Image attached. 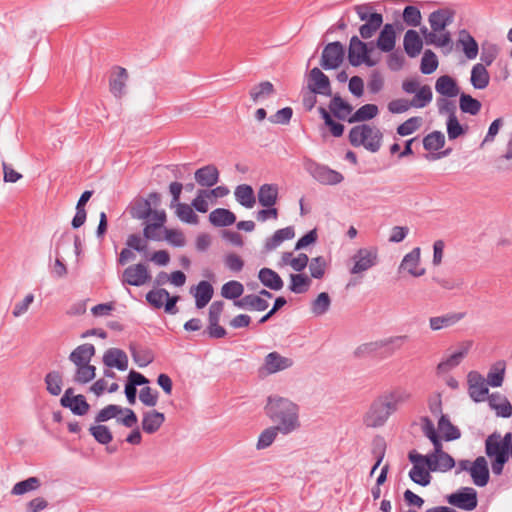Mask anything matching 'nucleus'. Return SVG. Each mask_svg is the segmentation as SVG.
Segmentation results:
<instances>
[{"mask_svg":"<svg viewBox=\"0 0 512 512\" xmlns=\"http://www.w3.org/2000/svg\"><path fill=\"white\" fill-rule=\"evenodd\" d=\"M410 398V392L403 388H396L384 393L370 405L363 419L364 424L372 428L383 426L390 416L394 414L401 405L408 402Z\"/></svg>","mask_w":512,"mask_h":512,"instance_id":"obj_1","label":"nucleus"},{"mask_svg":"<svg viewBox=\"0 0 512 512\" xmlns=\"http://www.w3.org/2000/svg\"><path fill=\"white\" fill-rule=\"evenodd\" d=\"M299 406L288 398L270 396L265 406L266 415L281 434L288 435L301 427Z\"/></svg>","mask_w":512,"mask_h":512,"instance_id":"obj_2","label":"nucleus"},{"mask_svg":"<svg viewBox=\"0 0 512 512\" xmlns=\"http://www.w3.org/2000/svg\"><path fill=\"white\" fill-rule=\"evenodd\" d=\"M421 429L434 446V451L429 454L428 469L440 472L451 470L456 465L455 460L443 451L442 442L434 427V423L428 417H423L421 418Z\"/></svg>","mask_w":512,"mask_h":512,"instance_id":"obj_3","label":"nucleus"},{"mask_svg":"<svg viewBox=\"0 0 512 512\" xmlns=\"http://www.w3.org/2000/svg\"><path fill=\"white\" fill-rule=\"evenodd\" d=\"M455 11L445 7L431 12L428 16V23L431 28L429 34L433 46L438 48L448 47L452 44V35L447 27L454 22Z\"/></svg>","mask_w":512,"mask_h":512,"instance_id":"obj_4","label":"nucleus"},{"mask_svg":"<svg viewBox=\"0 0 512 512\" xmlns=\"http://www.w3.org/2000/svg\"><path fill=\"white\" fill-rule=\"evenodd\" d=\"M383 134L379 128L369 124L354 126L349 132V141L354 147H364L375 153L382 145Z\"/></svg>","mask_w":512,"mask_h":512,"instance_id":"obj_5","label":"nucleus"},{"mask_svg":"<svg viewBox=\"0 0 512 512\" xmlns=\"http://www.w3.org/2000/svg\"><path fill=\"white\" fill-rule=\"evenodd\" d=\"M378 263V250L375 247L358 249L350 258L349 272L352 275H362Z\"/></svg>","mask_w":512,"mask_h":512,"instance_id":"obj_6","label":"nucleus"},{"mask_svg":"<svg viewBox=\"0 0 512 512\" xmlns=\"http://www.w3.org/2000/svg\"><path fill=\"white\" fill-rule=\"evenodd\" d=\"M305 167L312 178L322 185H337L344 180L340 172L312 160L307 161Z\"/></svg>","mask_w":512,"mask_h":512,"instance_id":"obj_7","label":"nucleus"},{"mask_svg":"<svg viewBox=\"0 0 512 512\" xmlns=\"http://www.w3.org/2000/svg\"><path fill=\"white\" fill-rule=\"evenodd\" d=\"M294 361L291 357L281 355L279 352L273 351L268 353L263 360L262 365L258 369L259 376L266 377L291 368Z\"/></svg>","mask_w":512,"mask_h":512,"instance_id":"obj_8","label":"nucleus"},{"mask_svg":"<svg viewBox=\"0 0 512 512\" xmlns=\"http://www.w3.org/2000/svg\"><path fill=\"white\" fill-rule=\"evenodd\" d=\"M472 347V340H464L460 342L451 354L444 357L439 362L436 368L437 374H446L459 366L463 359L469 354Z\"/></svg>","mask_w":512,"mask_h":512,"instance_id":"obj_9","label":"nucleus"},{"mask_svg":"<svg viewBox=\"0 0 512 512\" xmlns=\"http://www.w3.org/2000/svg\"><path fill=\"white\" fill-rule=\"evenodd\" d=\"M371 49L368 48V45L361 41L357 36H353L350 39L349 49H348V60L352 66H360L362 64H366L369 67H373L378 63V60H375L370 57Z\"/></svg>","mask_w":512,"mask_h":512,"instance_id":"obj_10","label":"nucleus"},{"mask_svg":"<svg viewBox=\"0 0 512 512\" xmlns=\"http://www.w3.org/2000/svg\"><path fill=\"white\" fill-rule=\"evenodd\" d=\"M398 271L399 273L404 272L415 278L425 275L426 269L421 264V250L419 247L413 248L403 257Z\"/></svg>","mask_w":512,"mask_h":512,"instance_id":"obj_11","label":"nucleus"},{"mask_svg":"<svg viewBox=\"0 0 512 512\" xmlns=\"http://www.w3.org/2000/svg\"><path fill=\"white\" fill-rule=\"evenodd\" d=\"M151 279L148 267L142 263L128 266L122 274L123 284L140 287L148 283Z\"/></svg>","mask_w":512,"mask_h":512,"instance_id":"obj_12","label":"nucleus"},{"mask_svg":"<svg viewBox=\"0 0 512 512\" xmlns=\"http://www.w3.org/2000/svg\"><path fill=\"white\" fill-rule=\"evenodd\" d=\"M447 502L463 510L471 511L477 507V492L471 487H463L459 491L450 494Z\"/></svg>","mask_w":512,"mask_h":512,"instance_id":"obj_13","label":"nucleus"},{"mask_svg":"<svg viewBox=\"0 0 512 512\" xmlns=\"http://www.w3.org/2000/svg\"><path fill=\"white\" fill-rule=\"evenodd\" d=\"M344 53V46L340 42L327 44L322 52L320 63L322 68L325 70L338 68L343 62Z\"/></svg>","mask_w":512,"mask_h":512,"instance_id":"obj_14","label":"nucleus"},{"mask_svg":"<svg viewBox=\"0 0 512 512\" xmlns=\"http://www.w3.org/2000/svg\"><path fill=\"white\" fill-rule=\"evenodd\" d=\"M469 396L475 402H482L487 398L489 389L487 380L477 371H470L467 374Z\"/></svg>","mask_w":512,"mask_h":512,"instance_id":"obj_15","label":"nucleus"},{"mask_svg":"<svg viewBox=\"0 0 512 512\" xmlns=\"http://www.w3.org/2000/svg\"><path fill=\"white\" fill-rule=\"evenodd\" d=\"M407 340V335H398L376 342L365 343L357 348L356 354L359 356L371 354L386 346H393L395 349H400Z\"/></svg>","mask_w":512,"mask_h":512,"instance_id":"obj_16","label":"nucleus"},{"mask_svg":"<svg viewBox=\"0 0 512 512\" xmlns=\"http://www.w3.org/2000/svg\"><path fill=\"white\" fill-rule=\"evenodd\" d=\"M401 88L406 94H414L412 99H417V96L422 94L423 108L427 107L433 99V92L429 85H421L420 81L416 78L406 79L402 82ZM421 103V100H420Z\"/></svg>","mask_w":512,"mask_h":512,"instance_id":"obj_17","label":"nucleus"},{"mask_svg":"<svg viewBox=\"0 0 512 512\" xmlns=\"http://www.w3.org/2000/svg\"><path fill=\"white\" fill-rule=\"evenodd\" d=\"M128 77V72L125 68L116 66L112 69L109 79V89L115 97L121 98L125 95Z\"/></svg>","mask_w":512,"mask_h":512,"instance_id":"obj_18","label":"nucleus"},{"mask_svg":"<svg viewBox=\"0 0 512 512\" xmlns=\"http://www.w3.org/2000/svg\"><path fill=\"white\" fill-rule=\"evenodd\" d=\"M308 87L313 93L322 95L331 93L329 78L317 67L310 71Z\"/></svg>","mask_w":512,"mask_h":512,"instance_id":"obj_19","label":"nucleus"},{"mask_svg":"<svg viewBox=\"0 0 512 512\" xmlns=\"http://www.w3.org/2000/svg\"><path fill=\"white\" fill-rule=\"evenodd\" d=\"M470 476L473 483L478 487H484L489 481L488 463L483 456H479L472 462Z\"/></svg>","mask_w":512,"mask_h":512,"instance_id":"obj_20","label":"nucleus"},{"mask_svg":"<svg viewBox=\"0 0 512 512\" xmlns=\"http://www.w3.org/2000/svg\"><path fill=\"white\" fill-rule=\"evenodd\" d=\"M103 363L109 368H117L125 371L128 368V357L126 353L119 348H110L103 355Z\"/></svg>","mask_w":512,"mask_h":512,"instance_id":"obj_21","label":"nucleus"},{"mask_svg":"<svg viewBox=\"0 0 512 512\" xmlns=\"http://www.w3.org/2000/svg\"><path fill=\"white\" fill-rule=\"evenodd\" d=\"M190 293L195 298V305L198 309L204 308L212 299L214 289L208 281H200L196 286L190 289Z\"/></svg>","mask_w":512,"mask_h":512,"instance_id":"obj_22","label":"nucleus"},{"mask_svg":"<svg viewBox=\"0 0 512 512\" xmlns=\"http://www.w3.org/2000/svg\"><path fill=\"white\" fill-rule=\"evenodd\" d=\"M457 44L461 47L468 60L476 59L479 53V46L475 38L467 30L459 31Z\"/></svg>","mask_w":512,"mask_h":512,"instance_id":"obj_23","label":"nucleus"},{"mask_svg":"<svg viewBox=\"0 0 512 512\" xmlns=\"http://www.w3.org/2000/svg\"><path fill=\"white\" fill-rule=\"evenodd\" d=\"M424 98V95L420 94L417 96V99H404V98H398L390 101L388 103V111L392 114H401L405 113L411 108L415 109H422L423 108V102L420 103V100Z\"/></svg>","mask_w":512,"mask_h":512,"instance_id":"obj_24","label":"nucleus"},{"mask_svg":"<svg viewBox=\"0 0 512 512\" xmlns=\"http://www.w3.org/2000/svg\"><path fill=\"white\" fill-rule=\"evenodd\" d=\"M465 314L462 312H452L441 316L431 317L429 319V326L433 331L449 328L456 325L464 318Z\"/></svg>","mask_w":512,"mask_h":512,"instance_id":"obj_25","label":"nucleus"},{"mask_svg":"<svg viewBox=\"0 0 512 512\" xmlns=\"http://www.w3.org/2000/svg\"><path fill=\"white\" fill-rule=\"evenodd\" d=\"M295 237V231L292 226H288L282 229H279L274 232V234L267 238L264 244V251L271 252L277 249L284 241L291 240Z\"/></svg>","mask_w":512,"mask_h":512,"instance_id":"obj_26","label":"nucleus"},{"mask_svg":"<svg viewBox=\"0 0 512 512\" xmlns=\"http://www.w3.org/2000/svg\"><path fill=\"white\" fill-rule=\"evenodd\" d=\"M403 47L406 54L415 58L418 56L423 48V41L416 30L409 29L404 34Z\"/></svg>","mask_w":512,"mask_h":512,"instance_id":"obj_27","label":"nucleus"},{"mask_svg":"<svg viewBox=\"0 0 512 512\" xmlns=\"http://www.w3.org/2000/svg\"><path fill=\"white\" fill-rule=\"evenodd\" d=\"M435 90L438 94L448 98L456 97L460 93L456 80L449 75L440 76L436 80Z\"/></svg>","mask_w":512,"mask_h":512,"instance_id":"obj_28","label":"nucleus"},{"mask_svg":"<svg viewBox=\"0 0 512 512\" xmlns=\"http://www.w3.org/2000/svg\"><path fill=\"white\" fill-rule=\"evenodd\" d=\"M486 454L490 458L508 457V448L502 443L500 434L493 433L486 439L485 442Z\"/></svg>","mask_w":512,"mask_h":512,"instance_id":"obj_29","label":"nucleus"},{"mask_svg":"<svg viewBox=\"0 0 512 512\" xmlns=\"http://www.w3.org/2000/svg\"><path fill=\"white\" fill-rule=\"evenodd\" d=\"M396 44V31L392 24H385L377 38L376 45L383 52H391Z\"/></svg>","mask_w":512,"mask_h":512,"instance_id":"obj_30","label":"nucleus"},{"mask_svg":"<svg viewBox=\"0 0 512 512\" xmlns=\"http://www.w3.org/2000/svg\"><path fill=\"white\" fill-rule=\"evenodd\" d=\"M308 262L309 257L304 253L294 256L293 252H283L278 266H290L294 271L301 272L307 267Z\"/></svg>","mask_w":512,"mask_h":512,"instance_id":"obj_31","label":"nucleus"},{"mask_svg":"<svg viewBox=\"0 0 512 512\" xmlns=\"http://www.w3.org/2000/svg\"><path fill=\"white\" fill-rule=\"evenodd\" d=\"M196 182L203 187H212L219 180V171L214 165H207L195 172Z\"/></svg>","mask_w":512,"mask_h":512,"instance_id":"obj_32","label":"nucleus"},{"mask_svg":"<svg viewBox=\"0 0 512 512\" xmlns=\"http://www.w3.org/2000/svg\"><path fill=\"white\" fill-rule=\"evenodd\" d=\"M95 347L90 343L77 346L69 355V360L74 365H82L90 363L95 355Z\"/></svg>","mask_w":512,"mask_h":512,"instance_id":"obj_33","label":"nucleus"},{"mask_svg":"<svg viewBox=\"0 0 512 512\" xmlns=\"http://www.w3.org/2000/svg\"><path fill=\"white\" fill-rule=\"evenodd\" d=\"M165 421L163 413L156 410L148 411L144 413L142 418V429L147 434H153L157 432Z\"/></svg>","mask_w":512,"mask_h":512,"instance_id":"obj_34","label":"nucleus"},{"mask_svg":"<svg viewBox=\"0 0 512 512\" xmlns=\"http://www.w3.org/2000/svg\"><path fill=\"white\" fill-rule=\"evenodd\" d=\"M234 305L241 309L264 311L268 307V302L259 295L249 294L234 301Z\"/></svg>","mask_w":512,"mask_h":512,"instance_id":"obj_35","label":"nucleus"},{"mask_svg":"<svg viewBox=\"0 0 512 512\" xmlns=\"http://www.w3.org/2000/svg\"><path fill=\"white\" fill-rule=\"evenodd\" d=\"M470 82L475 89L483 90L487 88L490 82V75L483 64L477 63L472 67Z\"/></svg>","mask_w":512,"mask_h":512,"instance_id":"obj_36","label":"nucleus"},{"mask_svg":"<svg viewBox=\"0 0 512 512\" xmlns=\"http://www.w3.org/2000/svg\"><path fill=\"white\" fill-rule=\"evenodd\" d=\"M41 485V480L38 477L32 476L25 480L15 483L10 491V494L12 496H23L25 494L38 490L41 487Z\"/></svg>","mask_w":512,"mask_h":512,"instance_id":"obj_37","label":"nucleus"},{"mask_svg":"<svg viewBox=\"0 0 512 512\" xmlns=\"http://www.w3.org/2000/svg\"><path fill=\"white\" fill-rule=\"evenodd\" d=\"M506 372V362L504 360H498L493 363L487 374V383L491 387H500L503 384L504 376Z\"/></svg>","mask_w":512,"mask_h":512,"instance_id":"obj_38","label":"nucleus"},{"mask_svg":"<svg viewBox=\"0 0 512 512\" xmlns=\"http://www.w3.org/2000/svg\"><path fill=\"white\" fill-rule=\"evenodd\" d=\"M209 221L216 227H225L235 223L236 216L228 209L217 208L210 213Z\"/></svg>","mask_w":512,"mask_h":512,"instance_id":"obj_39","label":"nucleus"},{"mask_svg":"<svg viewBox=\"0 0 512 512\" xmlns=\"http://www.w3.org/2000/svg\"><path fill=\"white\" fill-rule=\"evenodd\" d=\"M274 93L275 89L270 81L260 82L254 85L249 91L250 98L254 103L262 102L274 95Z\"/></svg>","mask_w":512,"mask_h":512,"instance_id":"obj_40","label":"nucleus"},{"mask_svg":"<svg viewBox=\"0 0 512 512\" xmlns=\"http://www.w3.org/2000/svg\"><path fill=\"white\" fill-rule=\"evenodd\" d=\"M258 278L264 286L275 291L282 289L284 284L279 274L270 268H262Z\"/></svg>","mask_w":512,"mask_h":512,"instance_id":"obj_41","label":"nucleus"},{"mask_svg":"<svg viewBox=\"0 0 512 512\" xmlns=\"http://www.w3.org/2000/svg\"><path fill=\"white\" fill-rule=\"evenodd\" d=\"M278 198V186L275 184H263L258 190V201L264 207L274 206Z\"/></svg>","mask_w":512,"mask_h":512,"instance_id":"obj_42","label":"nucleus"},{"mask_svg":"<svg viewBox=\"0 0 512 512\" xmlns=\"http://www.w3.org/2000/svg\"><path fill=\"white\" fill-rule=\"evenodd\" d=\"M129 212L134 219L147 220L152 213L151 202L145 199H136L132 202Z\"/></svg>","mask_w":512,"mask_h":512,"instance_id":"obj_43","label":"nucleus"},{"mask_svg":"<svg viewBox=\"0 0 512 512\" xmlns=\"http://www.w3.org/2000/svg\"><path fill=\"white\" fill-rule=\"evenodd\" d=\"M60 403L76 415H85L90 408L83 395H76L72 400H68V397H62Z\"/></svg>","mask_w":512,"mask_h":512,"instance_id":"obj_44","label":"nucleus"},{"mask_svg":"<svg viewBox=\"0 0 512 512\" xmlns=\"http://www.w3.org/2000/svg\"><path fill=\"white\" fill-rule=\"evenodd\" d=\"M438 431L446 441H452L460 438L461 433L445 415H441L438 420Z\"/></svg>","mask_w":512,"mask_h":512,"instance_id":"obj_45","label":"nucleus"},{"mask_svg":"<svg viewBox=\"0 0 512 512\" xmlns=\"http://www.w3.org/2000/svg\"><path fill=\"white\" fill-rule=\"evenodd\" d=\"M235 198L239 204L246 208H252L255 205V195L252 187L247 184H242L235 189Z\"/></svg>","mask_w":512,"mask_h":512,"instance_id":"obj_46","label":"nucleus"},{"mask_svg":"<svg viewBox=\"0 0 512 512\" xmlns=\"http://www.w3.org/2000/svg\"><path fill=\"white\" fill-rule=\"evenodd\" d=\"M482 104L479 100L473 98L471 95L461 93L459 97V108L462 113L472 116L477 115L481 110Z\"/></svg>","mask_w":512,"mask_h":512,"instance_id":"obj_47","label":"nucleus"},{"mask_svg":"<svg viewBox=\"0 0 512 512\" xmlns=\"http://www.w3.org/2000/svg\"><path fill=\"white\" fill-rule=\"evenodd\" d=\"M329 108L337 118L342 120H348L353 110L352 106L339 96L331 100Z\"/></svg>","mask_w":512,"mask_h":512,"instance_id":"obj_48","label":"nucleus"},{"mask_svg":"<svg viewBox=\"0 0 512 512\" xmlns=\"http://www.w3.org/2000/svg\"><path fill=\"white\" fill-rule=\"evenodd\" d=\"M75 373L73 381L78 384H87L92 381L96 376V367L90 363L75 365Z\"/></svg>","mask_w":512,"mask_h":512,"instance_id":"obj_49","label":"nucleus"},{"mask_svg":"<svg viewBox=\"0 0 512 512\" xmlns=\"http://www.w3.org/2000/svg\"><path fill=\"white\" fill-rule=\"evenodd\" d=\"M175 209V214L179 218L180 221L196 225L199 222V217L194 212V208L186 203H179L173 207Z\"/></svg>","mask_w":512,"mask_h":512,"instance_id":"obj_50","label":"nucleus"},{"mask_svg":"<svg viewBox=\"0 0 512 512\" xmlns=\"http://www.w3.org/2000/svg\"><path fill=\"white\" fill-rule=\"evenodd\" d=\"M383 24V16L380 13H374V16L371 17L370 20L365 21L363 25L359 28L360 36L363 39L371 38L377 30Z\"/></svg>","mask_w":512,"mask_h":512,"instance_id":"obj_51","label":"nucleus"},{"mask_svg":"<svg viewBox=\"0 0 512 512\" xmlns=\"http://www.w3.org/2000/svg\"><path fill=\"white\" fill-rule=\"evenodd\" d=\"M379 113V109L375 104H365L361 106L357 111L351 115L348 122H364L373 119Z\"/></svg>","mask_w":512,"mask_h":512,"instance_id":"obj_52","label":"nucleus"},{"mask_svg":"<svg viewBox=\"0 0 512 512\" xmlns=\"http://www.w3.org/2000/svg\"><path fill=\"white\" fill-rule=\"evenodd\" d=\"M311 285L310 278L302 273L290 275L289 289L296 294H302L306 292Z\"/></svg>","mask_w":512,"mask_h":512,"instance_id":"obj_53","label":"nucleus"},{"mask_svg":"<svg viewBox=\"0 0 512 512\" xmlns=\"http://www.w3.org/2000/svg\"><path fill=\"white\" fill-rule=\"evenodd\" d=\"M499 47L495 43L484 42L481 47L480 60L485 67L490 66L498 57Z\"/></svg>","mask_w":512,"mask_h":512,"instance_id":"obj_54","label":"nucleus"},{"mask_svg":"<svg viewBox=\"0 0 512 512\" xmlns=\"http://www.w3.org/2000/svg\"><path fill=\"white\" fill-rule=\"evenodd\" d=\"M244 286L242 283L236 280L226 282L221 288V295L226 299H232L234 301L243 294Z\"/></svg>","mask_w":512,"mask_h":512,"instance_id":"obj_55","label":"nucleus"},{"mask_svg":"<svg viewBox=\"0 0 512 512\" xmlns=\"http://www.w3.org/2000/svg\"><path fill=\"white\" fill-rule=\"evenodd\" d=\"M439 61L436 54L432 50H425L421 59L420 71L429 75L432 74L438 68Z\"/></svg>","mask_w":512,"mask_h":512,"instance_id":"obj_56","label":"nucleus"},{"mask_svg":"<svg viewBox=\"0 0 512 512\" xmlns=\"http://www.w3.org/2000/svg\"><path fill=\"white\" fill-rule=\"evenodd\" d=\"M445 144V136L440 131H433L423 139V146L427 151H437Z\"/></svg>","mask_w":512,"mask_h":512,"instance_id":"obj_57","label":"nucleus"},{"mask_svg":"<svg viewBox=\"0 0 512 512\" xmlns=\"http://www.w3.org/2000/svg\"><path fill=\"white\" fill-rule=\"evenodd\" d=\"M331 299L326 292H321L311 304V312L314 316L324 315L330 308Z\"/></svg>","mask_w":512,"mask_h":512,"instance_id":"obj_58","label":"nucleus"},{"mask_svg":"<svg viewBox=\"0 0 512 512\" xmlns=\"http://www.w3.org/2000/svg\"><path fill=\"white\" fill-rule=\"evenodd\" d=\"M429 469L423 465H413L409 472L411 480L421 486H427L431 481Z\"/></svg>","mask_w":512,"mask_h":512,"instance_id":"obj_59","label":"nucleus"},{"mask_svg":"<svg viewBox=\"0 0 512 512\" xmlns=\"http://www.w3.org/2000/svg\"><path fill=\"white\" fill-rule=\"evenodd\" d=\"M35 301V296L33 293H27L23 299L17 301L12 308V316L14 318H20L28 313L31 305Z\"/></svg>","mask_w":512,"mask_h":512,"instance_id":"obj_60","label":"nucleus"},{"mask_svg":"<svg viewBox=\"0 0 512 512\" xmlns=\"http://www.w3.org/2000/svg\"><path fill=\"white\" fill-rule=\"evenodd\" d=\"M308 267L311 277L321 279L327 269V261L323 256H317L309 260Z\"/></svg>","mask_w":512,"mask_h":512,"instance_id":"obj_61","label":"nucleus"},{"mask_svg":"<svg viewBox=\"0 0 512 512\" xmlns=\"http://www.w3.org/2000/svg\"><path fill=\"white\" fill-rule=\"evenodd\" d=\"M45 383H46L47 391L50 394L57 396L61 393L62 377L59 372H57V371L49 372L45 377Z\"/></svg>","mask_w":512,"mask_h":512,"instance_id":"obj_62","label":"nucleus"},{"mask_svg":"<svg viewBox=\"0 0 512 512\" xmlns=\"http://www.w3.org/2000/svg\"><path fill=\"white\" fill-rule=\"evenodd\" d=\"M402 18L411 27H418L422 22V14L416 6H406L403 10Z\"/></svg>","mask_w":512,"mask_h":512,"instance_id":"obj_63","label":"nucleus"},{"mask_svg":"<svg viewBox=\"0 0 512 512\" xmlns=\"http://www.w3.org/2000/svg\"><path fill=\"white\" fill-rule=\"evenodd\" d=\"M278 433H280V431L276 427H269L263 430L258 437L256 448L262 450L272 445Z\"/></svg>","mask_w":512,"mask_h":512,"instance_id":"obj_64","label":"nucleus"}]
</instances>
